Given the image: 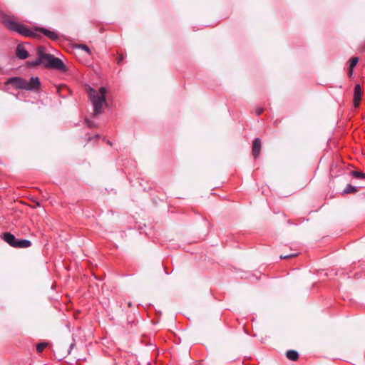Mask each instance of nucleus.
Here are the masks:
<instances>
[{
    "mask_svg": "<svg viewBox=\"0 0 365 365\" xmlns=\"http://www.w3.org/2000/svg\"><path fill=\"white\" fill-rule=\"evenodd\" d=\"M6 83L11 84L17 89H24L26 88V80L20 77L10 78L6 81Z\"/></svg>",
    "mask_w": 365,
    "mask_h": 365,
    "instance_id": "20e7f679",
    "label": "nucleus"
},
{
    "mask_svg": "<svg viewBox=\"0 0 365 365\" xmlns=\"http://www.w3.org/2000/svg\"><path fill=\"white\" fill-rule=\"evenodd\" d=\"M34 30L36 31H39V32L43 34L46 36H47L48 38H50L53 41H56L59 38L58 35L56 32L48 30L44 28L35 27Z\"/></svg>",
    "mask_w": 365,
    "mask_h": 365,
    "instance_id": "423d86ee",
    "label": "nucleus"
},
{
    "mask_svg": "<svg viewBox=\"0 0 365 365\" xmlns=\"http://www.w3.org/2000/svg\"><path fill=\"white\" fill-rule=\"evenodd\" d=\"M277 123H278V121H277V120H275V121L274 122V125L275 126H277Z\"/></svg>",
    "mask_w": 365,
    "mask_h": 365,
    "instance_id": "b1692460",
    "label": "nucleus"
},
{
    "mask_svg": "<svg viewBox=\"0 0 365 365\" xmlns=\"http://www.w3.org/2000/svg\"><path fill=\"white\" fill-rule=\"evenodd\" d=\"M263 111H264L263 108H258L256 109V114L257 115H261L263 113Z\"/></svg>",
    "mask_w": 365,
    "mask_h": 365,
    "instance_id": "6ab92c4d",
    "label": "nucleus"
},
{
    "mask_svg": "<svg viewBox=\"0 0 365 365\" xmlns=\"http://www.w3.org/2000/svg\"><path fill=\"white\" fill-rule=\"evenodd\" d=\"M48 346V343L47 342H41V343H39L36 345V351L38 352V353H41L43 349Z\"/></svg>",
    "mask_w": 365,
    "mask_h": 365,
    "instance_id": "2eb2a0df",
    "label": "nucleus"
},
{
    "mask_svg": "<svg viewBox=\"0 0 365 365\" xmlns=\"http://www.w3.org/2000/svg\"><path fill=\"white\" fill-rule=\"evenodd\" d=\"M286 356L291 361H297L299 358V354L295 350H288L286 352Z\"/></svg>",
    "mask_w": 365,
    "mask_h": 365,
    "instance_id": "9d476101",
    "label": "nucleus"
},
{
    "mask_svg": "<svg viewBox=\"0 0 365 365\" xmlns=\"http://www.w3.org/2000/svg\"><path fill=\"white\" fill-rule=\"evenodd\" d=\"M79 47H80L82 50H83V51H86L88 53H91L90 48H89L86 45H85V44H81V45L79 46Z\"/></svg>",
    "mask_w": 365,
    "mask_h": 365,
    "instance_id": "a211bd4d",
    "label": "nucleus"
},
{
    "mask_svg": "<svg viewBox=\"0 0 365 365\" xmlns=\"http://www.w3.org/2000/svg\"><path fill=\"white\" fill-rule=\"evenodd\" d=\"M363 50H364V51L365 50V46H364Z\"/></svg>",
    "mask_w": 365,
    "mask_h": 365,
    "instance_id": "393cba45",
    "label": "nucleus"
},
{
    "mask_svg": "<svg viewBox=\"0 0 365 365\" xmlns=\"http://www.w3.org/2000/svg\"><path fill=\"white\" fill-rule=\"evenodd\" d=\"M359 61V58L357 57H353L349 61V68H354Z\"/></svg>",
    "mask_w": 365,
    "mask_h": 365,
    "instance_id": "dca6fc26",
    "label": "nucleus"
},
{
    "mask_svg": "<svg viewBox=\"0 0 365 365\" xmlns=\"http://www.w3.org/2000/svg\"><path fill=\"white\" fill-rule=\"evenodd\" d=\"M19 239L15 238L14 242L11 245V247H16Z\"/></svg>",
    "mask_w": 365,
    "mask_h": 365,
    "instance_id": "aec40b11",
    "label": "nucleus"
},
{
    "mask_svg": "<svg viewBox=\"0 0 365 365\" xmlns=\"http://www.w3.org/2000/svg\"><path fill=\"white\" fill-rule=\"evenodd\" d=\"M261 150V140L258 138H255L252 142V153L255 158H257Z\"/></svg>",
    "mask_w": 365,
    "mask_h": 365,
    "instance_id": "6e6552de",
    "label": "nucleus"
},
{
    "mask_svg": "<svg viewBox=\"0 0 365 365\" xmlns=\"http://www.w3.org/2000/svg\"><path fill=\"white\" fill-rule=\"evenodd\" d=\"M38 58L31 61H28L27 64L30 67H36L41 64L43 65L45 68H53L63 72L66 71V66L63 62L58 58H56L53 55L46 53L45 49L43 46L37 48Z\"/></svg>",
    "mask_w": 365,
    "mask_h": 365,
    "instance_id": "f257e3e1",
    "label": "nucleus"
},
{
    "mask_svg": "<svg viewBox=\"0 0 365 365\" xmlns=\"http://www.w3.org/2000/svg\"><path fill=\"white\" fill-rule=\"evenodd\" d=\"M40 85L41 83L39 78L38 77H32L29 81H26V88H24V90H38Z\"/></svg>",
    "mask_w": 365,
    "mask_h": 365,
    "instance_id": "39448f33",
    "label": "nucleus"
},
{
    "mask_svg": "<svg viewBox=\"0 0 365 365\" xmlns=\"http://www.w3.org/2000/svg\"><path fill=\"white\" fill-rule=\"evenodd\" d=\"M363 93L362 88L359 84H356L354 87V106L356 108L359 106L361 95Z\"/></svg>",
    "mask_w": 365,
    "mask_h": 365,
    "instance_id": "0eeeda50",
    "label": "nucleus"
},
{
    "mask_svg": "<svg viewBox=\"0 0 365 365\" xmlns=\"http://www.w3.org/2000/svg\"><path fill=\"white\" fill-rule=\"evenodd\" d=\"M16 55L20 59H26L29 56V53L23 45L19 44L16 47Z\"/></svg>",
    "mask_w": 365,
    "mask_h": 365,
    "instance_id": "1a4fd4ad",
    "label": "nucleus"
},
{
    "mask_svg": "<svg viewBox=\"0 0 365 365\" xmlns=\"http://www.w3.org/2000/svg\"><path fill=\"white\" fill-rule=\"evenodd\" d=\"M297 256H298L297 253H292V254H290V255H287V254H285L284 255H281L279 257H280V259H289V258L296 257Z\"/></svg>",
    "mask_w": 365,
    "mask_h": 365,
    "instance_id": "f3484780",
    "label": "nucleus"
},
{
    "mask_svg": "<svg viewBox=\"0 0 365 365\" xmlns=\"http://www.w3.org/2000/svg\"><path fill=\"white\" fill-rule=\"evenodd\" d=\"M358 191L357 188L356 187L352 186L351 185H347L346 188L344 190V194L348 193H356Z\"/></svg>",
    "mask_w": 365,
    "mask_h": 365,
    "instance_id": "ddd939ff",
    "label": "nucleus"
},
{
    "mask_svg": "<svg viewBox=\"0 0 365 365\" xmlns=\"http://www.w3.org/2000/svg\"><path fill=\"white\" fill-rule=\"evenodd\" d=\"M123 55H120L119 57H118V61L117 63L119 64L120 63V62L123 61Z\"/></svg>",
    "mask_w": 365,
    "mask_h": 365,
    "instance_id": "412c9836",
    "label": "nucleus"
},
{
    "mask_svg": "<svg viewBox=\"0 0 365 365\" xmlns=\"http://www.w3.org/2000/svg\"><path fill=\"white\" fill-rule=\"evenodd\" d=\"M31 245V242L28 240H19L16 248H27Z\"/></svg>",
    "mask_w": 365,
    "mask_h": 365,
    "instance_id": "9b49d317",
    "label": "nucleus"
},
{
    "mask_svg": "<svg viewBox=\"0 0 365 365\" xmlns=\"http://www.w3.org/2000/svg\"><path fill=\"white\" fill-rule=\"evenodd\" d=\"M351 175L356 178L365 179V173L357 170L351 171Z\"/></svg>",
    "mask_w": 365,
    "mask_h": 365,
    "instance_id": "4468645a",
    "label": "nucleus"
},
{
    "mask_svg": "<svg viewBox=\"0 0 365 365\" xmlns=\"http://www.w3.org/2000/svg\"><path fill=\"white\" fill-rule=\"evenodd\" d=\"M106 94V89L104 87H101L98 91L91 87L88 88V95L93 106V115L94 116L101 114L103 113V106L107 105Z\"/></svg>",
    "mask_w": 365,
    "mask_h": 365,
    "instance_id": "f03ea898",
    "label": "nucleus"
},
{
    "mask_svg": "<svg viewBox=\"0 0 365 365\" xmlns=\"http://www.w3.org/2000/svg\"><path fill=\"white\" fill-rule=\"evenodd\" d=\"M354 68H349L348 75L351 76L353 74Z\"/></svg>",
    "mask_w": 365,
    "mask_h": 365,
    "instance_id": "4be33fe9",
    "label": "nucleus"
},
{
    "mask_svg": "<svg viewBox=\"0 0 365 365\" xmlns=\"http://www.w3.org/2000/svg\"><path fill=\"white\" fill-rule=\"evenodd\" d=\"M15 236L10 232H5L3 234V239L5 242H6L10 246L14 242Z\"/></svg>",
    "mask_w": 365,
    "mask_h": 365,
    "instance_id": "f8f14e48",
    "label": "nucleus"
},
{
    "mask_svg": "<svg viewBox=\"0 0 365 365\" xmlns=\"http://www.w3.org/2000/svg\"><path fill=\"white\" fill-rule=\"evenodd\" d=\"M132 305H133V304H132V302H129L128 303V307H132Z\"/></svg>",
    "mask_w": 365,
    "mask_h": 365,
    "instance_id": "5701e85b",
    "label": "nucleus"
},
{
    "mask_svg": "<svg viewBox=\"0 0 365 365\" xmlns=\"http://www.w3.org/2000/svg\"><path fill=\"white\" fill-rule=\"evenodd\" d=\"M4 24L9 30L16 31L24 36H29L32 38H40V35L36 32L29 30L26 26L15 21L13 19L8 17L4 19Z\"/></svg>",
    "mask_w": 365,
    "mask_h": 365,
    "instance_id": "7ed1b4c3",
    "label": "nucleus"
}]
</instances>
